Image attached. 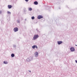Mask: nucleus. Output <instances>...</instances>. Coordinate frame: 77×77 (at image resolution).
Returning a JSON list of instances; mask_svg holds the SVG:
<instances>
[{
	"instance_id": "nucleus-1",
	"label": "nucleus",
	"mask_w": 77,
	"mask_h": 77,
	"mask_svg": "<svg viewBox=\"0 0 77 77\" xmlns=\"http://www.w3.org/2000/svg\"><path fill=\"white\" fill-rule=\"evenodd\" d=\"M33 60V57H31L28 58L26 59V61L27 62H30V61H31V60Z\"/></svg>"
},
{
	"instance_id": "nucleus-2",
	"label": "nucleus",
	"mask_w": 77,
	"mask_h": 77,
	"mask_svg": "<svg viewBox=\"0 0 77 77\" xmlns=\"http://www.w3.org/2000/svg\"><path fill=\"white\" fill-rule=\"evenodd\" d=\"M39 37V35H34V37H33V40H35L36 39L38 38Z\"/></svg>"
},
{
	"instance_id": "nucleus-3",
	"label": "nucleus",
	"mask_w": 77,
	"mask_h": 77,
	"mask_svg": "<svg viewBox=\"0 0 77 77\" xmlns=\"http://www.w3.org/2000/svg\"><path fill=\"white\" fill-rule=\"evenodd\" d=\"M14 32H16L18 31V28L17 27H15L14 29Z\"/></svg>"
},
{
	"instance_id": "nucleus-4",
	"label": "nucleus",
	"mask_w": 77,
	"mask_h": 77,
	"mask_svg": "<svg viewBox=\"0 0 77 77\" xmlns=\"http://www.w3.org/2000/svg\"><path fill=\"white\" fill-rule=\"evenodd\" d=\"M70 51H71L72 52L75 51V48H74L73 47H72L70 48Z\"/></svg>"
},
{
	"instance_id": "nucleus-5",
	"label": "nucleus",
	"mask_w": 77,
	"mask_h": 77,
	"mask_svg": "<svg viewBox=\"0 0 77 77\" xmlns=\"http://www.w3.org/2000/svg\"><path fill=\"white\" fill-rule=\"evenodd\" d=\"M34 54L35 57H37L38 56V55H39L38 53L37 52H35V53Z\"/></svg>"
},
{
	"instance_id": "nucleus-6",
	"label": "nucleus",
	"mask_w": 77,
	"mask_h": 77,
	"mask_svg": "<svg viewBox=\"0 0 77 77\" xmlns=\"http://www.w3.org/2000/svg\"><path fill=\"white\" fill-rule=\"evenodd\" d=\"M32 48L33 49H35V48H37V49H38V46H36V45H34L32 47Z\"/></svg>"
},
{
	"instance_id": "nucleus-7",
	"label": "nucleus",
	"mask_w": 77,
	"mask_h": 77,
	"mask_svg": "<svg viewBox=\"0 0 77 77\" xmlns=\"http://www.w3.org/2000/svg\"><path fill=\"white\" fill-rule=\"evenodd\" d=\"M43 18V17L42 16L39 15L37 17L38 19H40L41 18Z\"/></svg>"
},
{
	"instance_id": "nucleus-8",
	"label": "nucleus",
	"mask_w": 77,
	"mask_h": 77,
	"mask_svg": "<svg viewBox=\"0 0 77 77\" xmlns=\"http://www.w3.org/2000/svg\"><path fill=\"white\" fill-rule=\"evenodd\" d=\"M57 43L58 45H60V44L62 43V42L60 41H57Z\"/></svg>"
},
{
	"instance_id": "nucleus-9",
	"label": "nucleus",
	"mask_w": 77,
	"mask_h": 77,
	"mask_svg": "<svg viewBox=\"0 0 77 77\" xmlns=\"http://www.w3.org/2000/svg\"><path fill=\"white\" fill-rule=\"evenodd\" d=\"M12 5H8V8H9V9H11V8H12Z\"/></svg>"
},
{
	"instance_id": "nucleus-10",
	"label": "nucleus",
	"mask_w": 77,
	"mask_h": 77,
	"mask_svg": "<svg viewBox=\"0 0 77 77\" xmlns=\"http://www.w3.org/2000/svg\"><path fill=\"white\" fill-rule=\"evenodd\" d=\"M4 64H8V62L7 61H4Z\"/></svg>"
},
{
	"instance_id": "nucleus-11",
	"label": "nucleus",
	"mask_w": 77,
	"mask_h": 77,
	"mask_svg": "<svg viewBox=\"0 0 77 77\" xmlns=\"http://www.w3.org/2000/svg\"><path fill=\"white\" fill-rule=\"evenodd\" d=\"M34 3L35 5H38V2H37L36 1H35L34 2Z\"/></svg>"
},
{
	"instance_id": "nucleus-12",
	"label": "nucleus",
	"mask_w": 77,
	"mask_h": 77,
	"mask_svg": "<svg viewBox=\"0 0 77 77\" xmlns=\"http://www.w3.org/2000/svg\"><path fill=\"white\" fill-rule=\"evenodd\" d=\"M32 10V8H28V11H31Z\"/></svg>"
},
{
	"instance_id": "nucleus-13",
	"label": "nucleus",
	"mask_w": 77,
	"mask_h": 77,
	"mask_svg": "<svg viewBox=\"0 0 77 77\" xmlns=\"http://www.w3.org/2000/svg\"><path fill=\"white\" fill-rule=\"evenodd\" d=\"M11 56L12 57H14V56H15V55L14 54H11Z\"/></svg>"
},
{
	"instance_id": "nucleus-14",
	"label": "nucleus",
	"mask_w": 77,
	"mask_h": 77,
	"mask_svg": "<svg viewBox=\"0 0 77 77\" xmlns=\"http://www.w3.org/2000/svg\"><path fill=\"white\" fill-rule=\"evenodd\" d=\"M7 13L8 14H9L10 15H11V13L8 11H7Z\"/></svg>"
},
{
	"instance_id": "nucleus-15",
	"label": "nucleus",
	"mask_w": 77,
	"mask_h": 77,
	"mask_svg": "<svg viewBox=\"0 0 77 77\" xmlns=\"http://www.w3.org/2000/svg\"><path fill=\"white\" fill-rule=\"evenodd\" d=\"M17 22L18 23H20V20H17Z\"/></svg>"
},
{
	"instance_id": "nucleus-16",
	"label": "nucleus",
	"mask_w": 77,
	"mask_h": 77,
	"mask_svg": "<svg viewBox=\"0 0 77 77\" xmlns=\"http://www.w3.org/2000/svg\"><path fill=\"white\" fill-rule=\"evenodd\" d=\"M32 20H34V19H35V17L33 16L32 17Z\"/></svg>"
},
{
	"instance_id": "nucleus-17",
	"label": "nucleus",
	"mask_w": 77,
	"mask_h": 77,
	"mask_svg": "<svg viewBox=\"0 0 77 77\" xmlns=\"http://www.w3.org/2000/svg\"><path fill=\"white\" fill-rule=\"evenodd\" d=\"M13 47H14V48H16V45H14Z\"/></svg>"
},
{
	"instance_id": "nucleus-18",
	"label": "nucleus",
	"mask_w": 77,
	"mask_h": 77,
	"mask_svg": "<svg viewBox=\"0 0 77 77\" xmlns=\"http://www.w3.org/2000/svg\"><path fill=\"white\" fill-rule=\"evenodd\" d=\"M2 13V11L1 10H0V14H1Z\"/></svg>"
},
{
	"instance_id": "nucleus-19",
	"label": "nucleus",
	"mask_w": 77,
	"mask_h": 77,
	"mask_svg": "<svg viewBox=\"0 0 77 77\" xmlns=\"http://www.w3.org/2000/svg\"><path fill=\"white\" fill-rule=\"evenodd\" d=\"M26 2H28V1H29V0H25Z\"/></svg>"
},
{
	"instance_id": "nucleus-20",
	"label": "nucleus",
	"mask_w": 77,
	"mask_h": 77,
	"mask_svg": "<svg viewBox=\"0 0 77 77\" xmlns=\"http://www.w3.org/2000/svg\"><path fill=\"white\" fill-rule=\"evenodd\" d=\"M29 72H31V71L29 70Z\"/></svg>"
},
{
	"instance_id": "nucleus-21",
	"label": "nucleus",
	"mask_w": 77,
	"mask_h": 77,
	"mask_svg": "<svg viewBox=\"0 0 77 77\" xmlns=\"http://www.w3.org/2000/svg\"><path fill=\"white\" fill-rule=\"evenodd\" d=\"M60 8V9H61V8L60 7V8Z\"/></svg>"
},
{
	"instance_id": "nucleus-22",
	"label": "nucleus",
	"mask_w": 77,
	"mask_h": 77,
	"mask_svg": "<svg viewBox=\"0 0 77 77\" xmlns=\"http://www.w3.org/2000/svg\"><path fill=\"white\" fill-rule=\"evenodd\" d=\"M76 46H77V45H76Z\"/></svg>"
}]
</instances>
